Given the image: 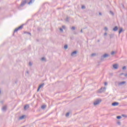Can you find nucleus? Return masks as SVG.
<instances>
[{"label": "nucleus", "mask_w": 127, "mask_h": 127, "mask_svg": "<svg viewBox=\"0 0 127 127\" xmlns=\"http://www.w3.org/2000/svg\"><path fill=\"white\" fill-rule=\"evenodd\" d=\"M126 81H122L121 82H120L119 83V86H122V85H125V84H126Z\"/></svg>", "instance_id": "ddd939ff"}, {"label": "nucleus", "mask_w": 127, "mask_h": 127, "mask_svg": "<svg viewBox=\"0 0 127 127\" xmlns=\"http://www.w3.org/2000/svg\"><path fill=\"white\" fill-rule=\"evenodd\" d=\"M81 8H82V9H85V8H86V6H85V5H82V6H81Z\"/></svg>", "instance_id": "cd10ccee"}, {"label": "nucleus", "mask_w": 127, "mask_h": 127, "mask_svg": "<svg viewBox=\"0 0 127 127\" xmlns=\"http://www.w3.org/2000/svg\"><path fill=\"white\" fill-rule=\"evenodd\" d=\"M27 1H28V0H22L21 3L20 4V6H23V5H25Z\"/></svg>", "instance_id": "20e7f679"}, {"label": "nucleus", "mask_w": 127, "mask_h": 127, "mask_svg": "<svg viewBox=\"0 0 127 127\" xmlns=\"http://www.w3.org/2000/svg\"><path fill=\"white\" fill-rule=\"evenodd\" d=\"M26 73H27V74H29V71H26Z\"/></svg>", "instance_id": "37998d69"}, {"label": "nucleus", "mask_w": 127, "mask_h": 127, "mask_svg": "<svg viewBox=\"0 0 127 127\" xmlns=\"http://www.w3.org/2000/svg\"><path fill=\"white\" fill-rule=\"evenodd\" d=\"M119 29V27H118V26H115L113 29V31H118V30Z\"/></svg>", "instance_id": "9b49d317"}, {"label": "nucleus", "mask_w": 127, "mask_h": 127, "mask_svg": "<svg viewBox=\"0 0 127 127\" xmlns=\"http://www.w3.org/2000/svg\"><path fill=\"white\" fill-rule=\"evenodd\" d=\"M29 66H32V63H31V62H30L29 63Z\"/></svg>", "instance_id": "72a5a7b5"}, {"label": "nucleus", "mask_w": 127, "mask_h": 127, "mask_svg": "<svg viewBox=\"0 0 127 127\" xmlns=\"http://www.w3.org/2000/svg\"><path fill=\"white\" fill-rule=\"evenodd\" d=\"M117 119L118 120H121V119H122V116H118L117 117Z\"/></svg>", "instance_id": "aec40b11"}, {"label": "nucleus", "mask_w": 127, "mask_h": 127, "mask_svg": "<svg viewBox=\"0 0 127 127\" xmlns=\"http://www.w3.org/2000/svg\"><path fill=\"white\" fill-rule=\"evenodd\" d=\"M25 118V115H23L19 117V120H23Z\"/></svg>", "instance_id": "dca6fc26"}, {"label": "nucleus", "mask_w": 127, "mask_h": 127, "mask_svg": "<svg viewBox=\"0 0 127 127\" xmlns=\"http://www.w3.org/2000/svg\"><path fill=\"white\" fill-rule=\"evenodd\" d=\"M71 30H75L76 29V27H75L74 26H72L71 28Z\"/></svg>", "instance_id": "4be33fe9"}, {"label": "nucleus", "mask_w": 127, "mask_h": 127, "mask_svg": "<svg viewBox=\"0 0 127 127\" xmlns=\"http://www.w3.org/2000/svg\"><path fill=\"white\" fill-rule=\"evenodd\" d=\"M62 27H63V28H64V29H65V26H63Z\"/></svg>", "instance_id": "58836bf2"}, {"label": "nucleus", "mask_w": 127, "mask_h": 127, "mask_svg": "<svg viewBox=\"0 0 127 127\" xmlns=\"http://www.w3.org/2000/svg\"><path fill=\"white\" fill-rule=\"evenodd\" d=\"M102 99H97L93 103L94 106H97V105H100V103H101Z\"/></svg>", "instance_id": "f03ea898"}, {"label": "nucleus", "mask_w": 127, "mask_h": 127, "mask_svg": "<svg viewBox=\"0 0 127 127\" xmlns=\"http://www.w3.org/2000/svg\"><path fill=\"white\" fill-rule=\"evenodd\" d=\"M1 91L0 90V94H1Z\"/></svg>", "instance_id": "49530a36"}, {"label": "nucleus", "mask_w": 127, "mask_h": 127, "mask_svg": "<svg viewBox=\"0 0 127 127\" xmlns=\"http://www.w3.org/2000/svg\"><path fill=\"white\" fill-rule=\"evenodd\" d=\"M80 32H81V33H83V30H82V29H81V30H80Z\"/></svg>", "instance_id": "79ce46f5"}, {"label": "nucleus", "mask_w": 127, "mask_h": 127, "mask_svg": "<svg viewBox=\"0 0 127 127\" xmlns=\"http://www.w3.org/2000/svg\"><path fill=\"white\" fill-rule=\"evenodd\" d=\"M91 57H94V56H96V54L93 53L91 55Z\"/></svg>", "instance_id": "393cba45"}, {"label": "nucleus", "mask_w": 127, "mask_h": 127, "mask_svg": "<svg viewBox=\"0 0 127 127\" xmlns=\"http://www.w3.org/2000/svg\"><path fill=\"white\" fill-rule=\"evenodd\" d=\"M23 25H24V24H22L20 26L18 27V28H15L14 31V33L15 32H17V31H18V30H21V29H22V28H23Z\"/></svg>", "instance_id": "f257e3e1"}, {"label": "nucleus", "mask_w": 127, "mask_h": 127, "mask_svg": "<svg viewBox=\"0 0 127 127\" xmlns=\"http://www.w3.org/2000/svg\"><path fill=\"white\" fill-rule=\"evenodd\" d=\"M110 38H114V36H115V34H111L110 35H109Z\"/></svg>", "instance_id": "f3484780"}, {"label": "nucleus", "mask_w": 127, "mask_h": 127, "mask_svg": "<svg viewBox=\"0 0 127 127\" xmlns=\"http://www.w3.org/2000/svg\"><path fill=\"white\" fill-rule=\"evenodd\" d=\"M115 53H116V52L112 51L111 52V55H114V54H115Z\"/></svg>", "instance_id": "7c9ffc66"}, {"label": "nucleus", "mask_w": 127, "mask_h": 127, "mask_svg": "<svg viewBox=\"0 0 127 127\" xmlns=\"http://www.w3.org/2000/svg\"><path fill=\"white\" fill-rule=\"evenodd\" d=\"M70 115V113L69 112H67L66 114H65V116L66 117H69Z\"/></svg>", "instance_id": "b1692460"}, {"label": "nucleus", "mask_w": 127, "mask_h": 127, "mask_svg": "<svg viewBox=\"0 0 127 127\" xmlns=\"http://www.w3.org/2000/svg\"><path fill=\"white\" fill-rule=\"evenodd\" d=\"M124 73H121L120 74V76H122V75H124Z\"/></svg>", "instance_id": "a19ab883"}, {"label": "nucleus", "mask_w": 127, "mask_h": 127, "mask_svg": "<svg viewBox=\"0 0 127 127\" xmlns=\"http://www.w3.org/2000/svg\"><path fill=\"white\" fill-rule=\"evenodd\" d=\"M107 57H109V55L108 54H104L103 56H101V61H103V60H104V58H107Z\"/></svg>", "instance_id": "39448f33"}, {"label": "nucleus", "mask_w": 127, "mask_h": 127, "mask_svg": "<svg viewBox=\"0 0 127 127\" xmlns=\"http://www.w3.org/2000/svg\"><path fill=\"white\" fill-rule=\"evenodd\" d=\"M122 116L124 118H127V116L126 115H125V114H123Z\"/></svg>", "instance_id": "c756f323"}, {"label": "nucleus", "mask_w": 127, "mask_h": 127, "mask_svg": "<svg viewBox=\"0 0 127 127\" xmlns=\"http://www.w3.org/2000/svg\"><path fill=\"white\" fill-rule=\"evenodd\" d=\"M104 29H105V30L106 31H108V28H107V27H105L104 28Z\"/></svg>", "instance_id": "473e14b6"}, {"label": "nucleus", "mask_w": 127, "mask_h": 127, "mask_svg": "<svg viewBox=\"0 0 127 127\" xmlns=\"http://www.w3.org/2000/svg\"><path fill=\"white\" fill-rule=\"evenodd\" d=\"M109 75H110V76H113V75H114V73H109Z\"/></svg>", "instance_id": "f704fd0d"}, {"label": "nucleus", "mask_w": 127, "mask_h": 127, "mask_svg": "<svg viewBox=\"0 0 127 127\" xmlns=\"http://www.w3.org/2000/svg\"><path fill=\"white\" fill-rule=\"evenodd\" d=\"M13 35H14V33L13 34Z\"/></svg>", "instance_id": "de8ad7c7"}, {"label": "nucleus", "mask_w": 127, "mask_h": 127, "mask_svg": "<svg viewBox=\"0 0 127 127\" xmlns=\"http://www.w3.org/2000/svg\"><path fill=\"white\" fill-rule=\"evenodd\" d=\"M104 85H105V86H107V85H108V82H105L104 83Z\"/></svg>", "instance_id": "e433bc0d"}, {"label": "nucleus", "mask_w": 127, "mask_h": 127, "mask_svg": "<svg viewBox=\"0 0 127 127\" xmlns=\"http://www.w3.org/2000/svg\"><path fill=\"white\" fill-rule=\"evenodd\" d=\"M41 108H42V109H45V108H46V106L43 105V106H42Z\"/></svg>", "instance_id": "a878e982"}, {"label": "nucleus", "mask_w": 127, "mask_h": 127, "mask_svg": "<svg viewBox=\"0 0 127 127\" xmlns=\"http://www.w3.org/2000/svg\"><path fill=\"white\" fill-rule=\"evenodd\" d=\"M99 15H102V13L101 12L99 13Z\"/></svg>", "instance_id": "c03bdc74"}, {"label": "nucleus", "mask_w": 127, "mask_h": 127, "mask_svg": "<svg viewBox=\"0 0 127 127\" xmlns=\"http://www.w3.org/2000/svg\"><path fill=\"white\" fill-rule=\"evenodd\" d=\"M106 87H101L99 90L98 93H103L104 92H106Z\"/></svg>", "instance_id": "7ed1b4c3"}, {"label": "nucleus", "mask_w": 127, "mask_h": 127, "mask_svg": "<svg viewBox=\"0 0 127 127\" xmlns=\"http://www.w3.org/2000/svg\"><path fill=\"white\" fill-rule=\"evenodd\" d=\"M35 0H30V1L28 2V4H31L32 3H33Z\"/></svg>", "instance_id": "f8f14e48"}, {"label": "nucleus", "mask_w": 127, "mask_h": 127, "mask_svg": "<svg viewBox=\"0 0 127 127\" xmlns=\"http://www.w3.org/2000/svg\"><path fill=\"white\" fill-rule=\"evenodd\" d=\"M121 7L122 8H125V5H124V4H123V3H121Z\"/></svg>", "instance_id": "6ab92c4d"}, {"label": "nucleus", "mask_w": 127, "mask_h": 127, "mask_svg": "<svg viewBox=\"0 0 127 127\" xmlns=\"http://www.w3.org/2000/svg\"><path fill=\"white\" fill-rule=\"evenodd\" d=\"M67 21H69V17H66V20Z\"/></svg>", "instance_id": "4c0bfd02"}, {"label": "nucleus", "mask_w": 127, "mask_h": 127, "mask_svg": "<svg viewBox=\"0 0 127 127\" xmlns=\"http://www.w3.org/2000/svg\"><path fill=\"white\" fill-rule=\"evenodd\" d=\"M64 49H68V45H65L64 46Z\"/></svg>", "instance_id": "5701e85b"}, {"label": "nucleus", "mask_w": 127, "mask_h": 127, "mask_svg": "<svg viewBox=\"0 0 127 127\" xmlns=\"http://www.w3.org/2000/svg\"><path fill=\"white\" fill-rule=\"evenodd\" d=\"M60 30L61 32H63V29H62V28H60Z\"/></svg>", "instance_id": "2f4dec72"}, {"label": "nucleus", "mask_w": 127, "mask_h": 127, "mask_svg": "<svg viewBox=\"0 0 127 127\" xmlns=\"http://www.w3.org/2000/svg\"><path fill=\"white\" fill-rule=\"evenodd\" d=\"M46 60V59L45 58H44V57H43V58H42V59H41L42 61H45Z\"/></svg>", "instance_id": "bb28decb"}, {"label": "nucleus", "mask_w": 127, "mask_h": 127, "mask_svg": "<svg viewBox=\"0 0 127 127\" xmlns=\"http://www.w3.org/2000/svg\"><path fill=\"white\" fill-rule=\"evenodd\" d=\"M24 33H27V34H29V35H30V36H31V33L29 32H24Z\"/></svg>", "instance_id": "a211bd4d"}, {"label": "nucleus", "mask_w": 127, "mask_h": 127, "mask_svg": "<svg viewBox=\"0 0 127 127\" xmlns=\"http://www.w3.org/2000/svg\"><path fill=\"white\" fill-rule=\"evenodd\" d=\"M29 105L28 104L25 105L24 107V110L25 111H26V110H27V109H29Z\"/></svg>", "instance_id": "9d476101"}, {"label": "nucleus", "mask_w": 127, "mask_h": 127, "mask_svg": "<svg viewBox=\"0 0 127 127\" xmlns=\"http://www.w3.org/2000/svg\"><path fill=\"white\" fill-rule=\"evenodd\" d=\"M77 55V51H74L71 54V56L72 57H75Z\"/></svg>", "instance_id": "423d86ee"}, {"label": "nucleus", "mask_w": 127, "mask_h": 127, "mask_svg": "<svg viewBox=\"0 0 127 127\" xmlns=\"http://www.w3.org/2000/svg\"><path fill=\"white\" fill-rule=\"evenodd\" d=\"M122 32H123V28H120L119 29V34H121V33H122Z\"/></svg>", "instance_id": "2eb2a0df"}, {"label": "nucleus", "mask_w": 127, "mask_h": 127, "mask_svg": "<svg viewBox=\"0 0 127 127\" xmlns=\"http://www.w3.org/2000/svg\"><path fill=\"white\" fill-rule=\"evenodd\" d=\"M119 104L120 103H119V102H115L112 103V106H113V107H116V106H119Z\"/></svg>", "instance_id": "0eeeda50"}, {"label": "nucleus", "mask_w": 127, "mask_h": 127, "mask_svg": "<svg viewBox=\"0 0 127 127\" xmlns=\"http://www.w3.org/2000/svg\"><path fill=\"white\" fill-rule=\"evenodd\" d=\"M123 70H127V66H124L123 67Z\"/></svg>", "instance_id": "c85d7f7f"}, {"label": "nucleus", "mask_w": 127, "mask_h": 127, "mask_svg": "<svg viewBox=\"0 0 127 127\" xmlns=\"http://www.w3.org/2000/svg\"><path fill=\"white\" fill-rule=\"evenodd\" d=\"M110 13L111 14V15H115V13H114V12L112 11H110Z\"/></svg>", "instance_id": "412c9836"}, {"label": "nucleus", "mask_w": 127, "mask_h": 127, "mask_svg": "<svg viewBox=\"0 0 127 127\" xmlns=\"http://www.w3.org/2000/svg\"><path fill=\"white\" fill-rule=\"evenodd\" d=\"M117 124H118L119 126H121V122H118Z\"/></svg>", "instance_id": "c9c22d12"}, {"label": "nucleus", "mask_w": 127, "mask_h": 127, "mask_svg": "<svg viewBox=\"0 0 127 127\" xmlns=\"http://www.w3.org/2000/svg\"><path fill=\"white\" fill-rule=\"evenodd\" d=\"M113 67L114 69H117L119 68V64H114L113 65Z\"/></svg>", "instance_id": "1a4fd4ad"}, {"label": "nucleus", "mask_w": 127, "mask_h": 127, "mask_svg": "<svg viewBox=\"0 0 127 127\" xmlns=\"http://www.w3.org/2000/svg\"><path fill=\"white\" fill-rule=\"evenodd\" d=\"M2 111H3V112H5V111H6V106H3L2 108Z\"/></svg>", "instance_id": "4468645a"}, {"label": "nucleus", "mask_w": 127, "mask_h": 127, "mask_svg": "<svg viewBox=\"0 0 127 127\" xmlns=\"http://www.w3.org/2000/svg\"><path fill=\"white\" fill-rule=\"evenodd\" d=\"M37 42L39 41V40H37Z\"/></svg>", "instance_id": "a18cd8bd"}, {"label": "nucleus", "mask_w": 127, "mask_h": 127, "mask_svg": "<svg viewBox=\"0 0 127 127\" xmlns=\"http://www.w3.org/2000/svg\"><path fill=\"white\" fill-rule=\"evenodd\" d=\"M107 34H108V33H104V36H106Z\"/></svg>", "instance_id": "ea45409f"}, {"label": "nucleus", "mask_w": 127, "mask_h": 127, "mask_svg": "<svg viewBox=\"0 0 127 127\" xmlns=\"http://www.w3.org/2000/svg\"><path fill=\"white\" fill-rule=\"evenodd\" d=\"M43 86H44V83L40 85L38 88L37 92H39V90H40V89H41V88H42Z\"/></svg>", "instance_id": "6e6552de"}]
</instances>
